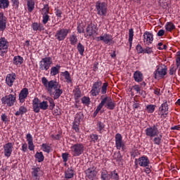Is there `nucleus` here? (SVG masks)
Returning a JSON list of instances; mask_svg holds the SVG:
<instances>
[{
  "instance_id": "23",
  "label": "nucleus",
  "mask_w": 180,
  "mask_h": 180,
  "mask_svg": "<svg viewBox=\"0 0 180 180\" xmlns=\"http://www.w3.org/2000/svg\"><path fill=\"white\" fill-rule=\"evenodd\" d=\"M139 165L140 167H148L150 165V160L148 157L143 155L138 159Z\"/></svg>"
},
{
  "instance_id": "52",
  "label": "nucleus",
  "mask_w": 180,
  "mask_h": 180,
  "mask_svg": "<svg viewBox=\"0 0 180 180\" xmlns=\"http://www.w3.org/2000/svg\"><path fill=\"white\" fill-rule=\"evenodd\" d=\"M79 122H76L75 121L73 122L72 129L76 131V133L79 132Z\"/></svg>"
},
{
  "instance_id": "51",
  "label": "nucleus",
  "mask_w": 180,
  "mask_h": 180,
  "mask_svg": "<svg viewBox=\"0 0 180 180\" xmlns=\"http://www.w3.org/2000/svg\"><path fill=\"white\" fill-rule=\"evenodd\" d=\"M110 177L113 180H119V174L116 172V170L111 172Z\"/></svg>"
},
{
  "instance_id": "12",
  "label": "nucleus",
  "mask_w": 180,
  "mask_h": 180,
  "mask_svg": "<svg viewBox=\"0 0 180 180\" xmlns=\"http://www.w3.org/2000/svg\"><path fill=\"white\" fill-rule=\"evenodd\" d=\"M145 133L148 137H155L158 136V124H153L146 129Z\"/></svg>"
},
{
  "instance_id": "42",
  "label": "nucleus",
  "mask_w": 180,
  "mask_h": 180,
  "mask_svg": "<svg viewBox=\"0 0 180 180\" xmlns=\"http://www.w3.org/2000/svg\"><path fill=\"white\" fill-rule=\"evenodd\" d=\"M108 86H109V84L108 82H105L101 86V93L102 95H106V93L108 92Z\"/></svg>"
},
{
  "instance_id": "20",
  "label": "nucleus",
  "mask_w": 180,
  "mask_h": 180,
  "mask_svg": "<svg viewBox=\"0 0 180 180\" xmlns=\"http://www.w3.org/2000/svg\"><path fill=\"white\" fill-rule=\"evenodd\" d=\"M85 174H86V176L89 178V179L94 180L95 176H96V174H98V172H96V167H91L88 168L85 171Z\"/></svg>"
},
{
  "instance_id": "27",
  "label": "nucleus",
  "mask_w": 180,
  "mask_h": 180,
  "mask_svg": "<svg viewBox=\"0 0 180 180\" xmlns=\"http://www.w3.org/2000/svg\"><path fill=\"white\" fill-rule=\"evenodd\" d=\"M27 141L30 151H33L34 150V144L33 143V136H32V134H27Z\"/></svg>"
},
{
  "instance_id": "64",
  "label": "nucleus",
  "mask_w": 180,
  "mask_h": 180,
  "mask_svg": "<svg viewBox=\"0 0 180 180\" xmlns=\"http://www.w3.org/2000/svg\"><path fill=\"white\" fill-rule=\"evenodd\" d=\"M55 13L58 18H61V15H63V11H61V10L60 9H57L56 10Z\"/></svg>"
},
{
  "instance_id": "24",
  "label": "nucleus",
  "mask_w": 180,
  "mask_h": 180,
  "mask_svg": "<svg viewBox=\"0 0 180 180\" xmlns=\"http://www.w3.org/2000/svg\"><path fill=\"white\" fill-rule=\"evenodd\" d=\"M32 172V176L34 178V179L37 180L40 179V176H41V169L40 167H33Z\"/></svg>"
},
{
  "instance_id": "13",
  "label": "nucleus",
  "mask_w": 180,
  "mask_h": 180,
  "mask_svg": "<svg viewBox=\"0 0 180 180\" xmlns=\"http://www.w3.org/2000/svg\"><path fill=\"white\" fill-rule=\"evenodd\" d=\"M155 79H161L167 75V67L157 66L156 70L154 72Z\"/></svg>"
},
{
  "instance_id": "53",
  "label": "nucleus",
  "mask_w": 180,
  "mask_h": 180,
  "mask_svg": "<svg viewBox=\"0 0 180 180\" xmlns=\"http://www.w3.org/2000/svg\"><path fill=\"white\" fill-rule=\"evenodd\" d=\"M101 179L110 180V174H108L107 172H102L101 173Z\"/></svg>"
},
{
  "instance_id": "45",
  "label": "nucleus",
  "mask_w": 180,
  "mask_h": 180,
  "mask_svg": "<svg viewBox=\"0 0 180 180\" xmlns=\"http://www.w3.org/2000/svg\"><path fill=\"white\" fill-rule=\"evenodd\" d=\"M77 51H79L80 56H84V52L85 51V46H84V45H82V44L79 43L77 44Z\"/></svg>"
},
{
  "instance_id": "29",
  "label": "nucleus",
  "mask_w": 180,
  "mask_h": 180,
  "mask_svg": "<svg viewBox=\"0 0 180 180\" xmlns=\"http://www.w3.org/2000/svg\"><path fill=\"white\" fill-rule=\"evenodd\" d=\"M31 27L34 32H41V30H44V26L43 24H40V22H34L32 24Z\"/></svg>"
},
{
  "instance_id": "9",
  "label": "nucleus",
  "mask_w": 180,
  "mask_h": 180,
  "mask_svg": "<svg viewBox=\"0 0 180 180\" xmlns=\"http://www.w3.org/2000/svg\"><path fill=\"white\" fill-rule=\"evenodd\" d=\"M53 64V59L51 57H46L41 59L39 62V70L41 71H47Z\"/></svg>"
},
{
  "instance_id": "57",
  "label": "nucleus",
  "mask_w": 180,
  "mask_h": 180,
  "mask_svg": "<svg viewBox=\"0 0 180 180\" xmlns=\"http://www.w3.org/2000/svg\"><path fill=\"white\" fill-rule=\"evenodd\" d=\"M143 53H146V54H151L153 53V48L146 47L143 49Z\"/></svg>"
},
{
  "instance_id": "40",
  "label": "nucleus",
  "mask_w": 180,
  "mask_h": 180,
  "mask_svg": "<svg viewBox=\"0 0 180 180\" xmlns=\"http://www.w3.org/2000/svg\"><path fill=\"white\" fill-rule=\"evenodd\" d=\"M83 120H84V114H82V112H79L76 114L75 117V122L77 123H81V122H82Z\"/></svg>"
},
{
  "instance_id": "39",
  "label": "nucleus",
  "mask_w": 180,
  "mask_h": 180,
  "mask_svg": "<svg viewBox=\"0 0 180 180\" xmlns=\"http://www.w3.org/2000/svg\"><path fill=\"white\" fill-rule=\"evenodd\" d=\"M134 37V31L133 28L129 29V46L131 47V44L133 43V37Z\"/></svg>"
},
{
  "instance_id": "16",
  "label": "nucleus",
  "mask_w": 180,
  "mask_h": 180,
  "mask_svg": "<svg viewBox=\"0 0 180 180\" xmlns=\"http://www.w3.org/2000/svg\"><path fill=\"white\" fill-rule=\"evenodd\" d=\"M143 43L147 46H150V44H152L153 41H154V35L153 34V33L148 31L143 33Z\"/></svg>"
},
{
  "instance_id": "55",
  "label": "nucleus",
  "mask_w": 180,
  "mask_h": 180,
  "mask_svg": "<svg viewBox=\"0 0 180 180\" xmlns=\"http://www.w3.org/2000/svg\"><path fill=\"white\" fill-rule=\"evenodd\" d=\"M133 89L137 94H141V87L139 86V84H135L133 86Z\"/></svg>"
},
{
  "instance_id": "4",
  "label": "nucleus",
  "mask_w": 180,
  "mask_h": 180,
  "mask_svg": "<svg viewBox=\"0 0 180 180\" xmlns=\"http://www.w3.org/2000/svg\"><path fill=\"white\" fill-rule=\"evenodd\" d=\"M100 106L101 108H106V109H108L109 110H113L115 108H116V103H115V101L112 99L110 96H105L103 98L101 99V103H99Z\"/></svg>"
},
{
  "instance_id": "62",
  "label": "nucleus",
  "mask_w": 180,
  "mask_h": 180,
  "mask_svg": "<svg viewBox=\"0 0 180 180\" xmlns=\"http://www.w3.org/2000/svg\"><path fill=\"white\" fill-rule=\"evenodd\" d=\"M101 110H102V108L100 105V104H98V105L97 106L96 110L94 112V116H96V115H98L99 113V111H101Z\"/></svg>"
},
{
  "instance_id": "31",
  "label": "nucleus",
  "mask_w": 180,
  "mask_h": 180,
  "mask_svg": "<svg viewBox=\"0 0 180 180\" xmlns=\"http://www.w3.org/2000/svg\"><path fill=\"white\" fill-rule=\"evenodd\" d=\"M13 64H14V65H22V64H23V57L20 56H14Z\"/></svg>"
},
{
  "instance_id": "7",
  "label": "nucleus",
  "mask_w": 180,
  "mask_h": 180,
  "mask_svg": "<svg viewBox=\"0 0 180 180\" xmlns=\"http://www.w3.org/2000/svg\"><path fill=\"white\" fill-rule=\"evenodd\" d=\"M70 32H71L70 29L60 28L56 31L55 39L58 40V41H64V40L67 39V36H68Z\"/></svg>"
},
{
  "instance_id": "32",
  "label": "nucleus",
  "mask_w": 180,
  "mask_h": 180,
  "mask_svg": "<svg viewBox=\"0 0 180 180\" xmlns=\"http://www.w3.org/2000/svg\"><path fill=\"white\" fill-rule=\"evenodd\" d=\"M60 68H61L60 65H56V66L52 67L51 68V75H52V77H56V75L60 72Z\"/></svg>"
},
{
  "instance_id": "25",
  "label": "nucleus",
  "mask_w": 180,
  "mask_h": 180,
  "mask_svg": "<svg viewBox=\"0 0 180 180\" xmlns=\"http://www.w3.org/2000/svg\"><path fill=\"white\" fill-rule=\"evenodd\" d=\"M74 175H75V170H74L72 167L68 168L65 172V178H66V179H71L74 178Z\"/></svg>"
},
{
  "instance_id": "10",
  "label": "nucleus",
  "mask_w": 180,
  "mask_h": 180,
  "mask_svg": "<svg viewBox=\"0 0 180 180\" xmlns=\"http://www.w3.org/2000/svg\"><path fill=\"white\" fill-rule=\"evenodd\" d=\"M115 147L117 150H126V144L123 142V136L119 133L115 134Z\"/></svg>"
},
{
  "instance_id": "1",
  "label": "nucleus",
  "mask_w": 180,
  "mask_h": 180,
  "mask_svg": "<svg viewBox=\"0 0 180 180\" xmlns=\"http://www.w3.org/2000/svg\"><path fill=\"white\" fill-rule=\"evenodd\" d=\"M41 83L45 89L50 95H53V99H58L63 95V89H61V84L57 80L49 81L46 77L41 78Z\"/></svg>"
},
{
  "instance_id": "6",
  "label": "nucleus",
  "mask_w": 180,
  "mask_h": 180,
  "mask_svg": "<svg viewBox=\"0 0 180 180\" xmlns=\"http://www.w3.org/2000/svg\"><path fill=\"white\" fill-rule=\"evenodd\" d=\"M96 9L99 16H106V13H108V4L106 2L98 1L96 3Z\"/></svg>"
},
{
  "instance_id": "36",
  "label": "nucleus",
  "mask_w": 180,
  "mask_h": 180,
  "mask_svg": "<svg viewBox=\"0 0 180 180\" xmlns=\"http://www.w3.org/2000/svg\"><path fill=\"white\" fill-rule=\"evenodd\" d=\"M162 141V134H160L159 136H156L153 139V143L156 146H160Z\"/></svg>"
},
{
  "instance_id": "8",
  "label": "nucleus",
  "mask_w": 180,
  "mask_h": 180,
  "mask_svg": "<svg viewBox=\"0 0 180 180\" xmlns=\"http://www.w3.org/2000/svg\"><path fill=\"white\" fill-rule=\"evenodd\" d=\"M98 33V27L94 23H90L87 25L86 28V32H84V37L86 39H89L95 36Z\"/></svg>"
},
{
  "instance_id": "18",
  "label": "nucleus",
  "mask_w": 180,
  "mask_h": 180,
  "mask_svg": "<svg viewBox=\"0 0 180 180\" xmlns=\"http://www.w3.org/2000/svg\"><path fill=\"white\" fill-rule=\"evenodd\" d=\"M8 47H9V42L5 37L0 38V51L1 53H6L8 51Z\"/></svg>"
},
{
  "instance_id": "54",
  "label": "nucleus",
  "mask_w": 180,
  "mask_h": 180,
  "mask_svg": "<svg viewBox=\"0 0 180 180\" xmlns=\"http://www.w3.org/2000/svg\"><path fill=\"white\" fill-rule=\"evenodd\" d=\"M136 51L139 53V54H141L143 53H144V49H143V47L141 46V45L138 44L136 47Z\"/></svg>"
},
{
  "instance_id": "35",
  "label": "nucleus",
  "mask_w": 180,
  "mask_h": 180,
  "mask_svg": "<svg viewBox=\"0 0 180 180\" xmlns=\"http://www.w3.org/2000/svg\"><path fill=\"white\" fill-rule=\"evenodd\" d=\"M62 74L65 79H66V82H68V84H71L72 82V79H71V75H70V72L66 70Z\"/></svg>"
},
{
  "instance_id": "21",
  "label": "nucleus",
  "mask_w": 180,
  "mask_h": 180,
  "mask_svg": "<svg viewBox=\"0 0 180 180\" xmlns=\"http://www.w3.org/2000/svg\"><path fill=\"white\" fill-rule=\"evenodd\" d=\"M16 80V74L11 73L8 74L6 77V84L8 86H13V82Z\"/></svg>"
},
{
  "instance_id": "61",
  "label": "nucleus",
  "mask_w": 180,
  "mask_h": 180,
  "mask_svg": "<svg viewBox=\"0 0 180 180\" xmlns=\"http://www.w3.org/2000/svg\"><path fill=\"white\" fill-rule=\"evenodd\" d=\"M77 32H78V33H85V32L84 30V26L79 25L77 26Z\"/></svg>"
},
{
  "instance_id": "47",
  "label": "nucleus",
  "mask_w": 180,
  "mask_h": 180,
  "mask_svg": "<svg viewBox=\"0 0 180 180\" xmlns=\"http://www.w3.org/2000/svg\"><path fill=\"white\" fill-rule=\"evenodd\" d=\"M90 143H96L99 140V136L98 134H91L89 136Z\"/></svg>"
},
{
  "instance_id": "56",
  "label": "nucleus",
  "mask_w": 180,
  "mask_h": 180,
  "mask_svg": "<svg viewBox=\"0 0 180 180\" xmlns=\"http://www.w3.org/2000/svg\"><path fill=\"white\" fill-rule=\"evenodd\" d=\"M158 50H167V45H163L162 42H160L158 44Z\"/></svg>"
},
{
  "instance_id": "63",
  "label": "nucleus",
  "mask_w": 180,
  "mask_h": 180,
  "mask_svg": "<svg viewBox=\"0 0 180 180\" xmlns=\"http://www.w3.org/2000/svg\"><path fill=\"white\" fill-rule=\"evenodd\" d=\"M1 120L2 122H8V115H6V114L4 113V114H1Z\"/></svg>"
},
{
  "instance_id": "50",
  "label": "nucleus",
  "mask_w": 180,
  "mask_h": 180,
  "mask_svg": "<svg viewBox=\"0 0 180 180\" xmlns=\"http://www.w3.org/2000/svg\"><path fill=\"white\" fill-rule=\"evenodd\" d=\"M97 127H98V131H99V133L102 134V130L105 129V124H103L101 122H98L97 123Z\"/></svg>"
},
{
  "instance_id": "46",
  "label": "nucleus",
  "mask_w": 180,
  "mask_h": 180,
  "mask_svg": "<svg viewBox=\"0 0 180 180\" xmlns=\"http://www.w3.org/2000/svg\"><path fill=\"white\" fill-rule=\"evenodd\" d=\"M82 103H83L84 105H86V106H89V105H91V98H89V96H84L82 98Z\"/></svg>"
},
{
  "instance_id": "34",
  "label": "nucleus",
  "mask_w": 180,
  "mask_h": 180,
  "mask_svg": "<svg viewBox=\"0 0 180 180\" xmlns=\"http://www.w3.org/2000/svg\"><path fill=\"white\" fill-rule=\"evenodd\" d=\"M69 40L70 41L71 46H75V44H77V43L78 42V38L77 37V35H75V34L70 35Z\"/></svg>"
},
{
  "instance_id": "44",
  "label": "nucleus",
  "mask_w": 180,
  "mask_h": 180,
  "mask_svg": "<svg viewBox=\"0 0 180 180\" xmlns=\"http://www.w3.org/2000/svg\"><path fill=\"white\" fill-rule=\"evenodd\" d=\"M73 94L75 99H79V98L82 96V92L79 88H76L75 90H73Z\"/></svg>"
},
{
  "instance_id": "38",
  "label": "nucleus",
  "mask_w": 180,
  "mask_h": 180,
  "mask_svg": "<svg viewBox=\"0 0 180 180\" xmlns=\"http://www.w3.org/2000/svg\"><path fill=\"white\" fill-rule=\"evenodd\" d=\"M9 7V0H0V9H6Z\"/></svg>"
},
{
  "instance_id": "48",
  "label": "nucleus",
  "mask_w": 180,
  "mask_h": 180,
  "mask_svg": "<svg viewBox=\"0 0 180 180\" xmlns=\"http://www.w3.org/2000/svg\"><path fill=\"white\" fill-rule=\"evenodd\" d=\"M41 147L45 153H50V150H51V147L50 146V145H49L47 143H42Z\"/></svg>"
},
{
  "instance_id": "37",
  "label": "nucleus",
  "mask_w": 180,
  "mask_h": 180,
  "mask_svg": "<svg viewBox=\"0 0 180 180\" xmlns=\"http://www.w3.org/2000/svg\"><path fill=\"white\" fill-rule=\"evenodd\" d=\"M34 157L38 162H43V161H44V155H43L42 152H37Z\"/></svg>"
},
{
  "instance_id": "30",
  "label": "nucleus",
  "mask_w": 180,
  "mask_h": 180,
  "mask_svg": "<svg viewBox=\"0 0 180 180\" xmlns=\"http://www.w3.org/2000/svg\"><path fill=\"white\" fill-rule=\"evenodd\" d=\"M27 112V108L25 105H20L18 110H17L15 113V116H23L25 113Z\"/></svg>"
},
{
  "instance_id": "3",
  "label": "nucleus",
  "mask_w": 180,
  "mask_h": 180,
  "mask_svg": "<svg viewBox=\"0 0 180 180\" xmlns=\"http://www.w3.org/2000/svg\"><path fill=\"white\" fill-rule=\"evenodd\" d=\"M84 151H85V145L84 143H77L70 146V153L73 157L82 155Z\"/></svg>"
},
{
  "instance_id": "2",
  "label": "nucleus",
  "mask_w": 180,
  "mask_h": 180,
  "mask_svg": "<svg viewBox=\"0 0 180 180\" xmlns=\"http://www.w3.org/2000/svg\"><path fill=\"white\" fill-rule=\"evenodd\" d=\"M32 109L35 113H39L40 109L41 110H47L49 109V103L46 101L40 102L37 98H34L32 101Z\"/></svg>"
},
{
  "instance_id": "5",
  "label": "nucleus",
  "mask_w": 180,
  "mask_h": 180,
  "mask_svg": "<svg viewBox=\"0 0 180 180\" xmlns=\"http://www.w3.org/2000/svg\"><path fill=\"white\" fill-rule=\"evenodd\" d=\"M1 103L2 105H6L8 108L13 106V105L16 103V93L4 96L1 98Z\"/></svg>"
},
{
  "instance_id": "41",
  "label": "nucleus",
  "mask_w": 180,
  "mask_h": 180,
  "mask_svg": "<svg viewBox=\"0 0 180 180\" xmlns=\"http://www.w3.org/2000/svg\"><path fill=\"white\" fill-rule=\"evenodd\" d=\"M46 101H48V102H49V110H53V109H54V108L56 107V103H54V99H53V98L51 97H48L46 98Z\"/></svg>"
},
{
  "instance_id": "33",
  "label": "nucleus",
  "mask_w": 180,
  "mask_h": 180,
  "mask_svg": "<svg viewBox=\"0 0 180 180\" xmlns=\"http://www.w3.org/2000/svg\"><path fill=\"white\" fill-rule=\"evenodd\" d=\"M28 12H33L34 9V0H26Z\"/></svg>"
},
{
  "instance_id": "14",
  "label": "nucleus",
  "mask_w": 180,
  "mask_h": 180,
  "mask_svg": "<svg viewBox=\"0 0 180 180\" xmlns=\"http://www.w3.org/2000/svg\"><path fill=\"white\" fill-rule=\"evenodd\" d=\"M50 12V7H49V4H45L44 8H42V23L44 25H46L47 22L50 20V15L49 13Z\"/></svg>"
},
{
  "instance_id": "17",
  "label": "nucleus",
  "mask_w": 180,
  "mask_h": 180,
  "mask_svg": "<svg viewBox=\"0 0 180 180\" xmlns=\"http://www.w3.org/2000/svg\"><path fill=\"white\" fill-rule=\"evenodd\" d=\"M27 96H29V89L23 88L18 95V101L20 103H25Z\"/></svg>"
},
{
  "instance_id": "60",
  "label": "nucleus",
  "mask_w": 180,
  "mask_h": 180,
  "mask_svg": "<svg viewBox=\"0 0 180 180\" xmlns=\"http://www.w3.org/2000/svg\"><path fill=\"white\" fill-rule=\"evenodd\" d=\"M176 54H177V57L176 59V63L177 67H179L180 66V51H178Z\"/></svg>"
},
{
  "instance_id": "58",
  "label": "nucleus",
  "mask_w": 180,
  "mask_h": 180,
  "mask_svg": "<svg viewBox=\"0 0 180 180\" xmlns=\"http://www.w3.org/2000/svg\"><path fill=\"white\" fill-rule=\"evenodd\" d=\"M62 158H63V162H67V161H68V153H63Z\"/></svg>"
},
{
  "instance_id": "49",
  "label": "nucleus",
  "mask_w": 180,
  "mask_h": 180,
  "mask_svg": "<svg viewBox=\"0 0 180 180\" xmlns=\"http://www.w3.org/2000/svg\"><path fill=\"white\" fill-rule=\"evenodd\" d=\"M155 108H156L155 105H153V104L148 105L146 106V110L148 113H154V110H155Z\"/></svg>"
},
{
  "instance_id": "15",
  "label": "nucleus",
  "mask_w": 180,
  "mask_h": 180,
  "mask_svg": "<svg viewBox=\"0 0 180 180\" xmlns=\"http://www.w3.org/2000/svg\"><path fill=\"white\" fill-rule=\"evenodd\" d=\"M97 41H103L105 44H113V37L109 34H104L97 37Z\"/></svg>"
},
{
  "instance_id": "59",
  "label": "nucleus",
  "mask_w": 180,
  "mask_h": 180,
  "mask_svg": "<svg viewBox=\"0 0 180 180\" xmlns=\"http://www.w3.org/2000/svg\"><path fill=\"white\" fill-rule=\"evenodd\" d=\"M11 2L15 8H19V0H11Z\"/></svg>"
},
{
  "instance_id": "22",
  "label": "nucleus",
  "mask_w": 180,
  "mask_h": 180,
  "mask_svg": "<svg viewBox=\"0 0 180 180\" xmlns=\"http://www.w3.org/2000/svg\"><path fill=\"white\" fill-rule=\"evenodd\" d=\"M8 20V18H6V16L1 12L0 13V32H4L5 29H6V22Z\"/></svg>"
},
{
  "instance_id": "19",
  "label": "nucleus",
  "mask_w": 180,
  "mask_h": 180,
  "mask_svg": "<svg viewBox=\"0 0 180 180\" xmlns=\"http://www.w3.org/2000/svg\"><path fill=\"white\" fill-rule=\"evenodd\" d=\"M4 155L9 158L11 155H12V151H13V143H7L4 146Z\"/></svg>"
},
{
  "instance_id": "43",
  "label": "nucleus",
  "mask_w": 180,
  "mask_h": 180,
  "mask_svg": "<svg viewBox=\"0 0 180 180\" xmlns=\"http://www.w3.org/2000/svg\"><path fill=\"white\" fill-rule=\"evenodd\" d=\"M165 27L167 32H172V30L175 29V25H174V23L169 22H167Z\"/></svg>"
},
{
  "instance_id": "11",
  "label": "nucleus",
  "mask_w": 180,
  "mask_h": 180,
  "mask_svg": "<svg viewBox=\"0 0 180 180\" xmlns=\"http://www.w3.org/2000/svg\"><path fill=\"white\" fill-rule=\"evenodd\" d=\"M101 86L102 81L97 80L91 86V90L90 91V94L91 96H98V95L101 94Z\"/></svg>"
},
{
  "instance_id": "26",
  "label": "nucleus",
  "mask_w": 180,
  "mask_h": 180,
  "mask_svg": "<svg viewBox=\"0 0 180 180\" xmlns=\"http://www.w3.org/2000/svg\"><path fill=\"white\" fill-rule=\"evenodd\" d=\"M134 79L136 82H143V79H144V76L141 72L136 70L134 73Z\"/></svg>"
},
{
  "instance_id": "28",
  "label": "nucleus",
  "mask_w": 180,
  "mask_h": 180,
  "mask_svg": "<svg viewBox=\"0 0 180 180\" xmlns=\"http://www.w3.org/2000/svg\"><path fill=\"white\" fill-rule=\"evenodd\" d=\"M168 103L165 101L160 106L159 112H162V116H164V115H168Z\"/></svg>"
}]
</instances>
